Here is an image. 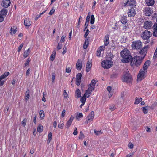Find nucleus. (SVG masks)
Returning <instances> with one entry per match:
<instances>
[{"label":"nucleus","instance_id":"nucleus-42","mask_svg":"<svg viewBox=\"0 0 157 157\" xmlns=\"http://www.w3.org/2000/svg\"><path fill=\"white\" fill-rule=\"evenodd\" d=\"M62 45H63L62 43H59L57 47V50H59L61 49L62 47Z\"/></svg>","mask_w":157,"mask_h":157},{"label":"nucleus","instance_id":"nucleus-29","mask_svg":"<svg viewBox=\"0 0 157 157\" xmlns=\"http://www.w3.org/2000/svg\"><path fill=\"white\" fill-rule=\"evenodd\" d=\"M7 10L6 9H2L0 12V13L2 15H6L7 14Z\"/></svg>","mask_w":157,"mask_h":157},{"label":"nucleus","instance_id":"nucleus-32","mask_svg":"<svg viewBox=\"0 0 157 157\" xmlns=\"http://www.w3.org/2000/svg\"><path fill=\"white\" fill-rule=\"evenodd\" d=\"M83 117V115L82 114V113H80L77 115L76 118L77 120L79 121L80 118H82Z\"/></svg>","mask_w":157,"mask_h":157},{"label":"nucleus","instance_id":"nucleus-45","mask_svg":"<svg viewBox=\"0 0 157 157\" xmlns=\"http://www.w3.org/2000/svg\"><path fill=\"white\" fill-rule=\"evenodd\" d=\"M63 51L62 52V53L63 55L66 52V51H67V49L66 48V46L65 45L64 46L63 48Z\"/></svg>","mask_w":157,"mask_h":157},{"label":"nucleus","instance_id":"nucleus-62","mask_svg":"<svg viewBox=\"0 0 157 157\" xmlns=\"http://www.w3.org/2000/svg\"><path fill=\"white\" fill-rule=\"evenodd\" d=\"M55 78V75L53 74L52 75V82H54V80Z\"/></svg>","mask_w":157,"mask_h":157},{"label":"nucleus","instance_id":"nucleus-3","mask_svg":"<svg viewBox=\"0 0 157 157\" xmlns=\"http://www.w3.org/2000/svg\"><path fill=\"white\" fill-rule=\"evenodd\" d=\"M144 58L142 57L136 56L133 58H132L131 64L132 65V63H133V64H134L136 66H139L141 65Z\"/></svg>","mask_w":157,"mask_h":157},{"label":"nucleus","instance_id":"nucleus-52","mask_svg":"<svg viewBox=\"0 0 157 157\" xmlns=\"http://www.w3.org/2000/svg\"><path fill=\"white\" fill-rule=\"evenodd\" d=\"M63 95L64 98H67L68 97V95L65 90L64 91Z\"/></svg>","mask_w":157,"mask_h":157},{"label":"nucleus","instance_id":"nucleus-63","mask_svg":"<svg viewBox=\"0 0 157 157\" xmlns=\"http://www.w3.org/2000/svg\"><path fill=\"white\" fill-rule=\"evenodd\" d=\"M153 28L154 30L157 29V23H155L154 24L153 26Z\"/></svg>","mask_w":157,"mask_h":157},{"label":"nucleus","instance_id":"nucleus-20","mask_svg":"<svg viewBox=\"0 0 157 157\" xmlns=\"http://www.w3.org/2000/svg\"><path fill=\"white\" fill-rule=\"evenodd\" d=\"M9 74L10 73L8 72H4L3 74L0 76V81L4 78H6L9 75Z\"/></svg>","mask_w":157,"mask_h":157},{"label":"nucleus","instance_id":"nucleus-51","mask_svg":"<svg viewBox=\"0 0 157 157\" xmlns=\"http://www.w3.org/2000/svg\"><path fill=\"white\" fill-rule=\"evenodd\" d=\"M81 82V80L78 79H76V84L77 86H79Z\"/></svg>","mask_w":157,"mask_h":157},{"label":"nucleus","instance_id":"nucleus-10","mask_svg":"<svg viewBox=\"0 0 157 157\" xmlns=\"http://www.w3.org/2000/svg\"><path fill=\"white\" fill-rule=\"evenodd\" d=\"M152 23L150 21H146L144 23L143 27L146 29H150L151 27Z\"/></svg>","mask_w":157,"mask_h":157},{"label":"nucleus","instance_id":"nucleus-31","mask_svg":"<svg viewBox=\"0 0 157 157\" xmlns=\"http://www.w3.org/2000/svg\"><path fill=\"white\" fill-rule=\"evenodd\" d=\"M142 98H136L134 104H138L140 102H141L142 101Z\"/></svg>","mask_w":157,"mask_h":157},{"label":"nucleus","instance_id":"nucleus-22","mask_svg":"<svg viewBox=\"0 0 157 157\" xmlns=\"http://www.w3.org/2000/svg\"><path fill=\"white\" fill-rule=\"evenodd\" d=\"M82 61L80 60H78L76 64V68L78 70H80L82 68Z\"/></svg>","mask_w":157,"mask_h":157},{"label":"nucleus","instance_id":"nucleus-34","mask_svg":"<svg viewBox=\"0 0 157 157\" xmlns=\"http://www.w3.org/2000/svg\"><path fill=\"white\" fill-rule=\"evenodd\" d=\"M44 117V113L43 110L40 111V119H43Z\"/></svg>","mask_w":157,"mask_h":157},{"label":"nucleus","instance_id":"nucleus-60","mask_svg":"<svg viewBox=\"0 0 157 157\" xmlns=\"http://www.w3.org/2000/svg\"><path fill=\"white\" fill-rule=\"evenodd\" d=\"M65 112H66V111L64 109H63L62 111V114H61V116L62 117H63L65 116Z\"/></svg>","mask_w":157,"mask_h":157},{"label":"nucleus","instance_id":"nucleus-56","mask_svg":"<svg viewBox=\"0 0 157 157\" xmlns=\"http://www.w3.org/2000/svg\"><path fill=\"white\" fill-rule=\"evenodd\" d=\"M63 126H64V124H63V123H62L59 124H58V127L59 128L62 129L63 128Z\"/></svg>","mask_w":157,"mask_h":157},{"label":"nucleus","instance_id":"nucleus-50","mask_svg":"<svg viewBox=\"0 0 157 157\" xmlns=\"http://www.w3.org/2000/svg\"><path fill=\"white\" fill-rule=\"evenodd\" d=\"M26 118H25L24 119V120L22 121V124L24 126H25L26 125Z\"/></svg>","mask_w":157,"mask_h":157},{"label":"nucleus","instance_id":"nucleus-5","mask_svg":"<svg viewBox=\"0 0 157 157\" xmlns=\"http://www.w3.org/2000/svg\"><path fill=\"white\" fill-rule=\"evenodd\" d=\"M113 63L111 60H105L101 62L102 67L105 69L110 68L113 65Z\"/></svg>","mask_w":157,"mask_h":157},{"label":"nucleus","instance_id":"nucleus-14","mask_svg":"<svg viewBox=\"0 0 157 157\" xmlns=\"http://www.w3.org/2000/svg\"><path fill=\"white\" fill-rule=\"evenodd\" d=\"M74 119V117L72 116H71L67 122L66 124V128H68L70 125H71L73 120Z\"/></svg>","mask_w":157,"mask_h":157},{"label":"nucleus","instance_id":"nucleus-38","mask_svg":"<svg viewBox=\"0 0 157 157\" xmlns=\"http://www.w3.org/2000/svg\"><path fill=\"white\" fill-rule=\"evenodd\" d=\"M84 137V135L82 131L80 132V135L79 136V138L80 139H83Z\"/></svg>","mask_w":157,"mask_h":157},{"label":"nucleus","instance_id":"nucleus-7","mask_svg":"<svg viewBox=\"0 0 157 157\" xmlns=\"http://www.w3.org/2000/svg\"><path fill=\"white\" fill-rule=\"evenodd\" d=\"M132 46L133 49H140L142 46V43L140 40H137L132 42Z\"/></svg>","mask_w":157,"mask_h":157},{"label":"nucleus","instance_id":"nucleus-23","mask_svg":"<svg viewBox=\"0 0 157 157\" xmlns=\"http://www.w3.org/2000/svg\"><path fill=\"white\" fill-rule=\"evenodd\" d=\"M145 2L147 6H151L154 4V0H146Z\"/></svg>","mask_w":157,"mask_h":157},{"label":"nucleus","instance_id":"nucleus-64","mask_svg":"<svg viewBox=\"0 0 157 157\" xmlns=\"http://www.w3.org/2000/svg\"><path fill=\"white\" fill-rule=\"evenodd\" d=\"M134 154L133 153H132L128 155L126 157H133V155Z\"/></svg>","mask_w":157,"mask_h":157},{"label":"nucleus","instance_id":"nucleus-26","mask_svg":"<svg viewBox=\"0 0 157 157\" xmlns=\"http://www.w3.org/2000/svg\"><path fill=\"white\" fill-rule=\"evenodd\" d=\"M30 92L29 89H27L25 93V99L27 101L29 98L30 96Z\"/></svg>","mask_w":157,"mask_h":157},{"label":"nucleus","instance_id":"nucleus-54","mask_svg":"<svg viewBox=\"0 0 157 157\" xmlns=\"http://www.w3.org/2000/svg\"><path fill=\"white\" fill-rule=\"evenodd\" d=\"M23 43L21 44L20 46L19 47L18 50V52H20L21 49H22V48L23 46Z\"/></svg>","mask_w":157,"mask_h":157},{"label":"nucleus","instance_id":"nucleus-36","mask_svg":"<svg viewBox=\"0 0 157 157\" xmlns=\"http://www.w3.org/2000/svg\"><path fill=\"white\" fill-rule=\"evenodd\" d=\"M56 54V52H54L52 53V54L51 56V60L52 61H53L55 58V55Z\"/></svg>","mask_w":157,"mask_h":157},{"label":"nucleus","instance_id":"nucleus-59","mask_svg":"<svg viewBox=\"0 0 157 157\" xmlns=\"http://www.w3.org/2000/svg\"><path fill=\"white\" fill-rule=\"evenodd\" d=\"M153 34L154 36L157 37V29L154 30Z\"/></svg>","mask_w":157,"mask_h":157},{"label":"nucleus","instance_id":"nucleus-13","mask_svg":"<svg viewBox=\"0 0 157 157\" xmlns=\"http://www.w3.org/2000/svg\"><path fill=\"white\" fill-rule=\"evenodd\" d=\"M94 90V89H91V88L88 87L87 89L86 90L84 96L87 98H88L90 96L91 93Z\"/></svg>","mask_w":157,"mask_h":157},{"label":"nucleus","instance_id":"nucleus-18","mask_svg":"<svg viewBox=\"0 0 157 157\" xmlns=\"http://www.w3.org/2000/svg\"><path fill=\"white\" fill-rule=\"evenodd\" d=\"M92 64L90 61H88L86 65V71L88 72L90 70L92 67Z\"/></svg>","mask_w":157,"mask_h":157},{"label":"nucleus","instance_id":"nucleus-15","mask_svg":"<svg viewBox=\"0 0 157 157\" xmlns=\"http://www.w3.org/2000/svg\"><path fill=\"white\" fill-rule=\"evenodd\" d=\"M11 2L10 0H3L2 5L5 8H7L10 4Z\"/></svg>","mask_w":157,"mask_h":157},{"label":"nucleus","instance_id":"nucleus-35","mask_svg":"<svg viewBox=\"0 0 157 157\" xmlns=\"http://www.w3.org/2000/svg\"><path fill=\"white\" fill-rule=\"evenodd\" d=\"M52 133L51 132L49 133L48 136V138L47 140V142L49 143L50 142L52 138Z\"/></svg>","mask_w":157,"mask_h":157},{"label":"nucleus","instance_id":"nucleus-44","mask_svg":"<svg viewBox=\"0 0 157 157\" xmlns=\"http://www.w3.org/2000/svg\"><path fill=\"white\" fill-rule=\"evenodd\" d=\"M86 97H85L84 96L81 98L80 100L81 102L85 103L86 101Z\"/></svg>","mask_w":157,"mask_h":157},{"label":"nucleus","instance_id":"nucleus-16","mask_svg":"<svg viewBox=\"0 0 157 157\" xmlns=\"http://www.w3.org/2000/svg\"><path fill=\"white\" fill-rule=\"evenodd\" d=\"M24 24L26 27H29L31 24V21L29 18H26L24 20Z\"/></svg>","mask_w":157,"mask_h":157},{"label":"nucleus","instance_id":"nucleus-21","mask_svg":"<svg viewBox=\"0 0 157 157\" xmlns=\"http://www.w3.org/2000/svg\"><path fill=\"white\" fill-rule=\"evenodd\" d=\"M89 37H88V38H86L85 40L84 44L83 45V48L84 49H86L88 47L89 44Z\"/></svg>","mask_w":157,"mask_h":157},{"label":"nucleus","instance_id":"nucleus-58","mask_svg":"<svg viewBox=\"0 0 157 157\" xmlns=\"http://www.w3.org/2000/svg\"><path fill=\"white\" fill-rule=\"evenodd\" d=\"M73 134L75 135H76L77 134V130L76 127L75 128Z\"/></svg>","mask_w":157,"mask_h":157},{"label":"nucleus","instance_id":"nucleus-57","mask_svg":"<svg viewBox=\"0 0 157 157\" xmlns=\"http://www.w3.org/2000/svg\"><path fill=\"white\" fill-rule=\"evenodd\" d=\"M65 36H64V35H63L61 37L60 39V42H64L65 41Z\"/></svg>","mask_w":157,"mask_h":157},{"label":"nucleus","instance_id":"nucleus-43","mask_svg":"<svg viewBox=\"0 0 157 157\" xmlns=\"http://www.w3.org/2000/svg\"><path fill=\"white\" fill-rule=\"evenodd\" d=\"M82 74L80 73H78L76 75V79L81 80Z\"/></svg>","mask_w":157,"mask_h":157},{"label":"nucleus","instance_id":"nucleus-37","mask_svg":"<svg viewBox=\"0 0 157 157\" xmlns=\"http://www.w3.org/2000/svg\"><path fill=\"white\" fill-rule=\"evenodd\" d=\"M90 18V23L91 24H92L94 22L95 18L94 15H92L91 16Z\"/></svg>","mask_w":157,"mask_h":157},{"label":"nucleus","instance_id":"nucleus-33","mask_svg":"<svg viewBox=\"0 0 157 157\" xmlns=\"http://www.w3.org/2000/svg\"><path fill=\"white\" fill-rule=\"evenodd\" d=\"M94 132L95 135L97 136L100 135L102 134V132L101 131H97L94 130Z\"/></svg>","mask_w":157,"mask_h":157},{"label":"nucleus","instance_id":"nucleus-4","mask_svg":"<svg viewBox=\"0 0 157 157\" xmlns=\"http://www.w3.org/2000/svg\"><path fill=\"white\" fill-rule=\"evenodd\" d=\"M133 78L129 72L127 70L124 72L122 78L123 81L127 83H130L132 81Z\"/></svg>","mask_w":157,"mask_h":157},{"label":"nucleus","instance_id":"nucleus-55","mask_svg":"<svg viewBox=\"0 0 157 157\" xmlns=\"http://www.w3.org/2000/svg\"><path fill=\"white\" fill-rule=\"evenodd\" d=\"M128 146L129 147V148L130 149H132L133 147V144L131 143H129V144H128Z\"/></svg>","mask_w":157,"mask_h":157},{"label":"nucleus","instance_id":"nucleus-8","mask_svg":"<svg viewBox=\"0 0 157 157\" xmlns=\"http://www.w3.org/2000/svg\"><path fill=\"white\" fill-rule=\"evenodd\" d=\"M94 116V112L92 111L86 117V120L85 122L86 124H87L91 122L93 119Z\"/></svg>","mask_w":157,"mask_h":157},{"label":"nucleus","instance_id":"nucleus-53","mask_svg":"<svg viewBox=\"0 0 157 157\" xmlns=\"http://www.w3.org/2000/svg\"><path fill=\"white\" fill-rule=\"evenodd\" d=\"M55 10L54 9H53V8L51 10L50 12L49 13V15H52V14H53L55 12Z\"/></svg>","mask_w":157,"mask_h":157},{"label":"nucleus","instance_id":"nucleus-49","mask_svg":"<svg viewBox=\"0 0 157 157\" xmlns=\"http://www.w3.org/2000/svg\"><path fill=\"white\" fill-rule=\"evenodd\" d=\"M66 72L69 73L71 71V68L70 67H66Z\"/></svg>","mask_w":157,"mask_h":157},{"label":"nucleus","instance_id":"nucleus-19","mask_svg":"<svg viewBox=\"0 0 157 157\" xmlns=\"http://www.w3.org/2000/svg\"><path fill=\"white\" fill-rule=\"evenodd\" d=\"M127 4L130 6H134L136 5V2L134 0H128Z\"/></svg>","mask_w":157,"mask_h":157},{"label":"nucleus","instance_id":"nucleus-1","mask_svg":"<svg viewBox=\"0 0 157 157\" xmlns=\"http://www.w3.org/2000/svg\"><path fill=\"white\" fill-rule=\"evenodd\" d=\"M151 64L150 60L146 61L144 63L143 68L140 69L137 76V80L141 81L145 77V75L147 72V69Z\"/></svg>","mask_w":157,"mask_h":157},{"label":"nucleus","instance_id":"nucleus-48","mask_svg":"<svg viewBox=\"0 0 157 157\" xmlns=\"http://www.w3.org/2000/svg\"><path fill=\"white\" fill-rule=\"evenodd\" d=\"M46 94L44 92L43 93V96L42 99V100L44 102H45L46 101V100L45 98V97L46 96Z\"/></svg>","mask_w":157,"mask_h":157},{"label":"nucleus","instance_id":"nucleus-17","mask_svg":"<svg viewBox=\"0 0 157 157\" xmlns=\"http://www.w3.org/2000/svg\"><path fill=\"white\" fill-rule=\"evenodd\" d=\"M97 82V81L95 79H93L91 82L89 86L88 87L91 88V89H94V90L95 88V85Z\"/></svg>","mask_w":157,"mask_h":157},{"label":"nucleus","instance_id":"nucleus-46","mask_svg":"<svg viewBox=\"0 0 157 157\" xmlns=\"http://www.w3.org/2000/svg\"><path fill=\"white\" fill-rule=\"evenodd\" d=\"M89 32L90 31L88 29H87L86 30V32H85V33L84 35V37L85 38H87V36L89 34Z\"/></svg>","mask_w":157,"mask_h":157},{"label":"nucleus","instance_id":"nucleus-39","mask_svg":"<svg viewBox=\"0 0 157 157\" xmlns=\"http://www.w3.org/2000/svg\"><path fill=\"white\" fill-rule=\"evenodd\" d=\"M144 114H146L148 112L147 106L143 107L142 108Z\"/></svg>","mask_w":157,"mask_h":157},{"label":"nucleus","instance_id":"nucleus-25","mask_svg":"<svg viewBox=\"0 0 157 157\" xmlns=\"http://www.w3.org/2000/svg\"><path fill=\"white\" fill-rule=\"evenodd\" d=\"M75 94V97L77 98H78L81 97V93L79 89H76Z\"/></svg>","mask_w":157,"mask_h":157},{"label":"nucleus","instance_id":"nucleus-2","mask_svg":"<svg viewBox=\"0 0 157 157\" xmlns=\"http://www.w3.org/2000/svg\"><path fill=\"white\" fill-rule=\"evenodd\" d=\"M122 58L121 61L123 63H127L131 62L132 59V56L131 55L130 51L127 49H124L120 52Z\"/></svg>","mask_w":157,"mask_h":157},{"label":"nucleus","instance_id":"nucleus-40","mask_svg":"<svg viewBox=\"0 0 157 157\" xmlns=\"http://www.w3.org/2000/svg\"><path fill=\"white\" fill-rule=\"evenodd\" d=\"M109 108L111 110L113 111L115 109V107L114 105H110L109 106Z\"/></svg>","mask_w":157,"mask_h":157},{"label":"nucleus","instance_id":"nucleus-41","mask_svg":"<svg viewBox=\"0 0 157 157\" xmlns=\"http://www.w3.org/2000/svg\"><path fill=\"white\" fill-rule=\"evenodd\" d=\"M100 48H98L97 52L96 53V55L97 56H101V54L102 51L100 50Z\"/></svg>","mask_w":157,"mask_h":157},{"label":"nucleus","instance_id":"nucleus-24","mask_svg":"<svg viewBox=\"0 0 157 157\" xmlns=\"http://www.w3.org/2000/svg\"><path fill=\"white\" fill-rule=\"evenodd\" d=\"M109 36L108 35H105V40L104 41V44L105 46H107L109 43Z\"/></svg>","mask_w":157,"mask_h":157},{"label":"nucleus","instance_id":"nucleus-28","mask_svg":"<svg viewBox=\"0 0 157 157\" xmlns=\"http://www.w3.org/2000/svg\"><path fill=\"white\" fill-rule=\"evenodd\" d=\"M107 90L109 92V98H110L113 95V93L112 92H111V88L110 86H109L107 87Z\"/></svg>","mask_w":157,"mask_h":157},{"label":"nucleus","instance_id":"nucleus-11","mask_svg":"<svg viewBox=\"0 0 157 157\" xmlns=\"http://www.w3.org/2000/svg\"><path fill=\"white\" fill-rule=\"evenodd\" d=\"M149 48V46L148 45H147L139 51V53L141 55H143L144 56L143 58H144L147 52V50Z\"/></svg>","mask_w":157,"mask_h":157},{"label":"nucleus","instance_id":"nucleus-61","mask_svg":"<svg viewBox=\"0 0 157 157\" xmlns=\"http://www.w3.org/2000/svg\"><path fill=\"white\" fill-rule=\"evenodd\" d=\"M152 17L153 19H156L157 18V14L156 13L154 14Z\"/></svg>","mask_w":157,"mask_h":157},{"label":"nucleus","instance_id":"nucleus-47","mask_svg":"<svg viewBox=\"0 0 157 157\" xmlns=\"http://www.w3.org/2000/svg\"><path fill=\"white\" fill-rule=\"evenodd\" d=\"M30 61V60L29 58H28L26 60V61L25 63V66H26L28 65Z\"/></svg>","mask_w":157,"mask_h":157},{"label":"nucleus","instance_id":"nucleus-27","mask_svg":"<svg viewBox=\"0 0 157 157\" xmlns=\"http://www.w3.org/2000/svg\"><path fill=\"white\" fill-rule=\"evenodd\" d=\"M30 51V48H29L28 50L25 51L23 54V56L25 58L27 57L29 55Z\"/></svg>","mask_w":157,"mask_h":157},{"label":"nucleus","instance_id":"nucleus-12","mask_svg":"<svg viewBox=\"0 0 157 157\" xmlns=\"http://www.w3.org/2000/svg\"><path fill=\"white\" fill-rule=\"evenodd\" d=\"M136 13L135 10L133 8L128 9V10L127 14L129 17H134Z\"/></svg>","mask_w":157,"mask_h":157},{"label":"nucleus","instance_id":"nucleus-30","mask_svg":"<svg viewBox=\"0 0 157 157\" xmlns=\"http://www.w3.org/2000/svg\"><path fill=\"white\" fill-rule=\"evenodd\" d=\"M14 28V27L13 28H11L10 31V32L11 34H14L17 31L16 28Z\"/></svg>","mask_w":157,"mask_h":157},{"label":"nucleus","instance_id":"nucleus-6","mask_svg":"<svg viewBox=\"0 0 157 157\" xmlns=\"http://www.w3.org/2000/svg\"><path fill=\"white\" fill-rule=\"evenodd\" d=\"M140 36L143 39L147 40H148L151 36L152 33L149 31L146 30L141 33Z\"/></svg>","mask_w":157,"mask_h":157},{"label":"nucleus","instance_id":"nucleus-9","mask_svg":"<svg viewBox=\"0 0 157 157\" xmlns=\"http://www.w3.org/2000/svg\"><path fill=\"white\" fill-rule=\"evenodd\" d=\"M143 12L146 16H149L153 13V11L151 8L147 7L144 9Z\"/></svg>","mask_w":157,"mask_h":157}]
</instances>
